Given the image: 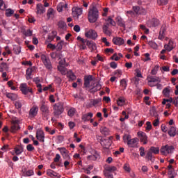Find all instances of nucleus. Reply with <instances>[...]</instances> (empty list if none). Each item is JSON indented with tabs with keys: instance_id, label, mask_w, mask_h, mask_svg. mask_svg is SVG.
Returning <instances> with one entry per match:
<instances>
[{
	"instance_id": "2eb2a0df",
	"label": "nucleus",
	"mask_w": 178,
	"mask_h": 178,
	"mask_svg": "<svg viewBox=\"0 0 178 178\" xmlns=\"http://www.w3.org/2000/svg\"><path fill=\"white\" fill-rule=\"evenodd\" d=\"M38 114V106H33L29 111V118H35Z\"/></svg>"
},
{
	"instance_id": "c85d7f7f",
	"label": "nucleus",
	"mask_w": 178,
	"mask_h": 178,
	"mask_svg": "<svg viewBox=\"0 0 178 178\" xmlns=\"http://www.w3.org/2000/svg\"><path fill=\"white\" fill-rule=\"evenodd\" d=\"M163 95L166 97V98H169V97H170V89H169V88H165L163 90Z\"/></svg>"
},
{
	"instance_id": "b1692460",
	"label": "nucleus",
	"mask_w": 178,
	"mask_h": 178,
	"mask_svg": "<svg viewBox=\"0 0 178 178\" xmlns=\"http://www.w3.org/2000/svg\"><path fill=\"white\" fill-rule=\"evenodd\" d=\"M92 81V75L86 76L84 78V86L86 88L90 87V83Z\"/></svg>"
},
{
	"instance_id": "13d9d810",
	"label": "nucleus",
	"mask_w": 178,
	"mask_h": 178,
	"mask_svg": "<svg viewBox=\"0 0 178 178\" xmlns=\"http://www.w3.org/2000/svg\"><path fill=\"white\" fill-rule=\"evenodd\" d=\"M26 149L27 151H29V152H31L32 151H34V146H33V145L31 144H29L27 146H26Z\"/></svg>"
},
{
	"instance_id": "4c0bfd02",
	"label": "nucleus",
	"mask_w": 178,
	"mask_h": 178,
	"mask_svg": "<svg viewBox=\"0 0 178 178\" xmlns=\"http://www.w3.org/2000/svg\"><path fill=\"white\" fill-rule=\"evenodd\" d=\"M56 35V32L52 31V35H48V39H47L48 42H51V41H54Z\"/></svg>"
},
{
	"instance_id": "7ed1b4c3",
	"label": "nucleus",
	"mask_w": 178,
	"mask_h": 178,
	"mask_svg": "<svg viewBox=\"0 0 178 178\" xmlns=\"http://www.w3.org/2000/svg\"><path fill=\"white\" fill-rule=\"evenodd\" d=\"M153 154H154V155L159 154V147H151L146 154L145 159L152 163L155 162V156Z\"/></svg>"
},
{
	"instance_id": "20e7f679",
	"label": "nucleus",
	"mask_w": 178,
	"mask_h": 178,
	"mask_svg": "<svg viewBox=\"0 0 178 178\" xmlns=\"http://www.w3.org/2000/svg\"><path fill=\"white\" fill-rule=\"evenodd\" d=\"M53 109H54V115L57 116L58 118L63 113V111H65V108H63V103L62 102H58L55 104L53 106Z\"/></svg>"
},
{
	"instance_id": "680f3d73",
	"label": "nucleus",
	"mask_w": 178,
	"mask_h": 178,
	"mask_svg": "<svg viewBox=\"0 0 178 178\" xmlns=\"http://www.w3.org/2000/svg\"><path fill=\"white\" fill-rule=\"evenodd\" d=\"M146 130H151L152 129V124H151V122L147 121L146 122Z\"/></svg>"
},
{
	"instance_id": "6e6d98bb",
	"label": "nucleus",
	"mask_w": 178,
	"mask_h": 178,
	"mask_svg": "<svg viewBox=\"0 0 178 178\" xmlns=\"http://www.w3.org/2000/svg\"><path fill=\"white\" fill-rule=\"evenodd\" d=\"M0 9L1 10H5L6 9V7L5 6V2L3 0H0Z\"/></svg>"
},
{
	"instance_id": "a18cd8bd",
	"label": "nucleus",
	"mask_w": 178,
	"mask_h": 178,
	"mask_svg": "<svg viewBox=\"0 0 178 178\" xmlns=\"http://www.w3.org/2000/svg\"><path fill=\"white\" fill-rule=\"evenodd\" d=\"M17 130H20V126L16 125V124H13L11 127V131H12V133H15V131H17Z\"/></svg>"
},
{
	"instance_id": "4d7b16f0",
	"label": "nucleus",
	"mask_w": 178,
	"mask_h": 178,
	"mask_svg": "<svg viewBox=\"0 0 178 178\" xmlns=\"http://www.w3.org/2000/svg\"><path fill=\"white\" fill-rule=\"evenodd\" d=\"M0 67H1V69H2V70H8V64H6V63H1L0 65Z\"/></svg>"
},
{
	"instance_id": "a878e982",
	"label": "nucleus",
	"mask_w": 178,
	"mask_h": 178,
	"mask_svg": "<svg viewBox=\"0 0 178 178\" xmlns=\"http://www.w3.org/2000/svg\"><path fill=\"white\" fill-rule=\"evenodd\" d=\"M177 134L176 127L174 126L170 127V130L168 131V135L170 137H175Z\"/></svg>"
},
{
	"instance_id": "a19ab883",
	"label": "nucleus",
	"mask_w": 178,
	"mask_h": 178,
	"mask_svg": "<svg viewBox=\"0 0 178 178\" xmlns=\"http://www.w3.org/2000/svg\"><path fill=\"white\" fill-rule=\"evenodd\" d=\"M13 51L15 55H19V54L22 52V47H20L19 46H15L13 48Z\"/></svg>"
},
{
	"instance_id": "69168bd1",
	"label": "nucleus",
	"mask_w": 178,
	"mask_h": 178,
	"mask_svg": "<svg viewBox=\"0 0 178 178\" xmlns=\"http://www.w3.org/2000/svg\"><path fill=\"white\" fill-rule=\"evenodd\" d=\"M57 10L58 12H62L63 10V6L62 5V3H60L57 6Z\"/></svg>"
},
{
	"instance_id": "4be33fe9",
	"label": "nucleus",
	"mask_w": 178,
	"mask_h": 178,
	"mask_svg": "<svg viewBox=\"0 0 178 178\" xmlns=\"http://www.w3.org/2000/svg\"><path fill=\"white\" fill-rule=\"evenodd\" d=\"M36 10L38 15H42L43 13H45V7H44L42 3L37 4Z\"/></svg>"
},
{
	"instance_id": "f257e3e1",
	"label": "nucleus",
	"mask_w": 178,
	"mask_h": 178,
	"mask_svg": "<svg viewBox=\"0 0 178 178\" xmlns=\"http://www.w3.org/2000/svg\"><path fill=\"white\" fill-rule=\"evenodd\" d=\"M40 111L42 112V118L48 120V116L49 115V102L42 100L40 104Z\"/></svg>"
},
{
	"instance_id": "052dcab7",
	"label": "nucleus",
	"mask_w": 178,
	"mask_h": 178,
	"mask_svg": "<svg viewBox=\"0 0 178 178\" xmlns=\"http://www.w3.org/2000/svg\"><path fill=\"white\" fill-rule=\"evenodd\" d=\"M47 48L52 49V51L56 49V45L49 43L47 44Z\"/></svg>"
},
{
	"instance_id": "f8f14e48",
	"label": "nucleus",
	"mask_w": 178,
	"mask_h": 178,
	"mask_svg": "<svg viewBox=\"0 0 178 178\" xmlns=\"http://www.w3.org/2000/svg\"><path fill=\"white\" fill-rule=\"evenodd\" d=\"M58 150L60 151L63 158L64 159H70V156H69V151L66 149L65 147H58Z\"/></svg>"
},
{
	"instance_id": "4468645a",
	"label": "nucleus",
	"mask_w": 178,
	"mask_h": 178,
	"mask_svg": "<svg viewBox=\"0 0 178 178\" xmlns=\"http://www.w3.org/2000/svg\"><path fill=\"white\" fill-rule=\"evenodd\" d=\"M128 147L131 148H136L137 147V138L129 139V136H127Z\"/></svg>"
},
{
	"instance_id": "ddd939ff",
	"label": "nucleus",
	"mask_w": 178,
	"mask_h": 178,
	"mask_svg": "<svg viewBox=\"0 0 178 178\" xmlns=\"http://www.w3.org/2000/svg\"><path fill=\"white\" fill-rule=\"evenodd\" d=\"M147 24L148 27H157L159 26V19L153 18L147 21Z\"/></svg>"
},
{
	"instance_id": "0e129e2a",
	"label": "nucleus",
	"mask_w": 178,
	"mask_h": 178,
	"mask_svg": "<svg viewBox=\"0 0 178 178\" xmlns=\"http://www.w3.org/2000/svg\"><path fill=\"white\" fill-rule=\"evenodd\" d=\"M153 126L154 127L159 126V118H156L153 121Z\"/></svg>"
},
{
	"instance_id": "6e6552de",
	"label": "nucleus",
	"mask_w": 178,
	"mask_h": 178,
	"mask_svg": "<svg viewBox=\"0 0 178 178\" xmlns=\"http://www.w3.org/2000/svg\"><path fill=\"white\" fill-rule=\"evenodd\" d=\"M138 137L140 138L141 143H143L145 145L148 143V137L147 136V134L143 131L138 132Z\"/></svg>"
},
{
	"instance_id": "473e14b6",
	"label": "nucleus",
	"mask_w": 178,
	"mask_h": 178,
	"mask_svg": "<svg viewBox=\"0 0 178 178\" xmlns=\"http://www.w3.org/2000/svg\"><path fill=\"white\" fill-rule=\"evenodd\" d=\"M7 98L12 99V101H16L17 99V95L13 93H8L6 95Z\"/></svg>"
},
{
	"instance_id": "774afa93",
	"label": "nucleus",
	"mask_w": 178,
	"mask_h": 178,
	"mask_svg": "<svg viewBox=\"0 0 178 178\" xmlns=\"http://www.w3.org/2000/svg\"><path fill=\"white\" fill-rule=\"evenodd\" d=\"M164 47L165 48V49H167V51H169V52H170V51L173 49V47L170 46V42H169V44L165 45Z\"/></svg>"
},
{
	"instance_id": "c03bdc74",
	"label": "nucleus",
	"mask_w": 178,
	"mask_h": 178,
	"mask_svg": "<svg viewBox=\"0 0 178 178\" xmlns=\"http://www.w3.org/2000/svg\"><path fill=\"white\" fill-rule=\"evenodd\" d=\"M58 26L59 29H62L63 30L66 28V22L63 21H59L58 23Z\"/></svg>"
},
{
	"instance_id": "ea45409f",
	"label": "nucleus",
	"mask_w": 178,
	"mask_h": 178,
	"mask_svg": "<svg viewBox=\"0 0 178 178\" xmlns=\"http://www.w3.org/2000/svg\"><path fill=\"white\" fill-rule=\"evenodd\" d=\"M13 13H15V10L8 8L6 10V16L7 17H10V16H12V15H13Z\"/></svg>"
},
{
	"instance_id": "5fc2aeb1",
	"label": "nucleus",
	"mask_w": 178,
	"mask_h": 178,
	"mask_svg": "<svg viewBox=\"0 0 178 178\" xmlns=\"http://www.w3.org/2000/svg\"><path fill=\"white\" fill-rule=\"evenodd\" d=\"M59 66H67L66 59L63 58L59 61Z\"/></svg>"
},
{
	"instance_id": "e2e57ef3",
	"label": "nucleus",
	"mask_w": 178,
	"mask_h": 178,
	"mask_svg": "<svg viewBox=\"0 0 178 178\" xmlns=\"http://www.w3.org/2000/svg\"><path fill=\"white\" fill-rule=\"evenodd\" d=\"M106 178H113V175L111 172H104Z\"/></svg>"
},
{
	"instance_id": "338daca9",
	"label": "nucleus",
	"mask_w": 178,
	"mask_h": 178,
	"mask_svg": "<svg viewBox=\"0 0 178 178\" xmlns=\"http://www.w3.org/2000/svg\"><path fill=\"white\" fill-rule=\"evenodd\" d=\"M15 105L17 109H20V108H22V102H15Z\"/></svg>"
},
{
	"instance_id": "9b49d317",
	"label": "nucleus",
	"mask_w": 178,
	"mask_h": 178,
	"mask_svg": "<svg viewBox=\"0 0 178 178\" xmlns=\"http://www.w3.org/2000/svg\"><path fill=\"white\" fill-rule=\"evenodd\" d=\"M36 138L38 141H40V143H44L45 141V134L44 133V131L38 129L36 131Z\"/></svg>"
},
{
	"instance_id": "58836bf2",
	"label": "nucleus",
	"mask_w": 178,
	"mask_h": 178,
	"mask_svg": "<svg viewBox=\"0 0 178 178\" xmlns=\"http://www.w3.org/2000/svg\"><path fill=\"white\" fill-rule=\"evenodd\" d=\"M168 176L170 178H175L176 177V172L175 171V169L172 170H168Z\"/></svg>"
},
{
	"instance_id": "f03ea898",
	"label": "nucleus",
	"mask_w": 178,
	"mask_h": 178,
	"mask_svg": "<svg viewBox=\"0 0 178 178\" xmlns=\"http://www.w3.org/2000/svg\"><path fill=\"white\" fill-rule=\"evenodd\" d=\"M88 19L90 23H95L99 19V11L97 7L93 6L88 12Z\"/></svg>"
},
{
	"instance_id": "0eeeda50",
	"label": "nucleus",
	"mask_w": 178,
	"mask_h": 178,
	"mask_svg": "<svg viewBox=\"0 0 178 178\" xmlns=\"http://www.w3.org/2000/svg\"><path fill=\"white\" fill-rule=\"evenodd\" d=\"M101 145H102L103 148L109 149V147L112 145V136L109 137L108 139L101 140Z\"/></svg>"
},
{
	"instance_id": "de8ad7c7",
	"label": "nucleus",
	"mask_w": 178,
	"mask_h": 178,
	"mask_svg": "<svg viewBox=\"0 0 178 178\" xmlns=\"http://www.w3.org/2000/svg\"><path fill=\"white\" fill-rule=\"evenodd\" d=\"M120 86L123 87L124 90H126L127 87V81H126V79H123L120 81Z\"/></svg>"
},
{
	"instance_id": "9d476101",
	"label": "nucleus",
	"mask_w": 178,
	"mask_h": 178,
	"mask_svg": "<svg viewBox=\"0 0 178 178\" xmlns=\"http://www.w3.org/2000/svg\"><path fill=\"white\" fill-rule=\"evenodd\" d=\"M20 90L24 95H27L29 92H33V90L27 86V83H22L20 86Z\"/></svg>"
},
{
	"instance_id": "6ab92c4d",
	"label": "nucleus",
	"mask_w": 178,
	"mask_h": 178,
	"mask_svg": "<svg viewBox=\"0 0 178 178\" xmlns=\"http://www.w3.org/2000/svg\"><path fill=\"white\" fill-rule=\"evenodd\" d=\"M14 151L16 155H20L24 151V147L23 145H18L14 148Z\"/></svg>"
},
{
	"instance_id": "7c9ffc66",
	"label": "nucleus",
	"mask_w": 178,
	"mask_h": 178,
	"mask_svg": "<svg viewBox=\"0 0 178 178\" xmlns=\"http://www.w3.org/2000/svg\"><path fill=\"white\" fill-rule=\"evenodd\" d=\"M63 44H65L64 41H60L57 45H56V49L57 51H62V49L63 48Z\"/></svg>"
},
{
	"instance_id": "37998d69",
	"label": "nucleus",
	"mask_w": 178,
	"mask_h": 178,
	"mask_svg": "<svg viewBox=\"0 0 178 178\" xmlns=\"http://www.w3.org/2000/svg\"><path fill=\"white\" fill-rule=\"evenodd\" d=\"M148 44L149 47H151V48H153V49H156V48H158V44H156V43L152 40L149 41Z\"/></svg>"
},
{
	"instance_id": "603ef678",
	"label": "nucleus",
	"mask_w": 178,
	"mask_h": 178,
	"mask_svg": "<svg viewBox=\"0 0 178 178\" xmlns=\"http://www.w3.org/2000/svg\"><path fill=\"white\" fill-rule=\"evenodd\" d=\"M25 176H27V177L34 176V171L33 170H29L26 171Z\"/></svg>"
},
{
	"instance_id": "f704fd0d",
	"label": "nucleus",
	"mask_w": 178,
	"mask_h": 178,
	"mask_svg": "<svg viewBox=\"0 0 178 178\" xmlns=\"http://www.w3.org/2000/svg\"><path fill=\"white\" fill-rule=\"evenodd\" d=\"M124 97H119L118 100L117 101V104L118 106H123L124 105Z\"/></svg>"
},
{
	"instance_id": "aec40b11",
	"label": "nucleus",
	"mask_w": 178,
	"mask_h": 178,
	"mask_svg": "<svg viewBox=\"0 0 178 178\" xmlns=\"http://www.w3.org/2000/svg\"><path fill=\"white\" fill-rule=\"evenodd\" d=\"M35 69V67H29L26 71V80H31V74H33V72H34V70Z\"/></svg>"
},
{
	"instance_id": "8fccbe9b",
	"label": "nucleus",
	"mask_w": 178,
	"mask_h": 178,
	"mask_svg": "<svg viewBox=\"0 0 178 178\" xmlns=\"http://www.w3.org/2000/svg\"><path fill=\"white\" fill-rule=\"evenodd\" d=\"M52 16H54V10L52 8H49L47 10V17H48V19H51V17H52Z\"/></svg>"
},
{
	"instance_id": "a211bd4d",
	"label": "nucleus",
	"mask_w": 178,
	"mask_h": 178,
	"mask_svg": "<svg viewBox=\"0 0 178 178\" xmlns=\"http://www.w3.org/2000/svg\"><path fill=\"white\" fill-rule=\"evenodd\" d=\"M113 42L115 45H123L124 40L120 37H116L113 38Z\"/></svg>"
},
{
	"instance_id": "49530a36",
	"label": "nucleus",
	"mask_w": 178,
	"mask_h": 178,
	"mask_svg": "<svg viewBox=\"0 0 178 178\" xmlns=\"http://www.w3.org/2000/svg\"><path fill=\"white\" fill-rule=\"evenodd\" d=\"M159 70V65H155L154 69L151 72V74H152L153 76H155V74L158 73Z\"/></svg>"
},
{
	"instance_id": "bf43d9fd",
	"label": "nucleus",
	"mask_w": 178,
	"mask_h": 178,
	"mask_svg": "<svg viewBox=\"0 0 178 178\" xmlns=\"http://www.w3.org/2000/svg\"><path fill=\"white\" fill-rule=\"evenodd\" d=\"M115 76H117V77H120L122 76V70H117L114 72Z\"/></svg>"
},
{
	"instance_id": "72a5a7b5",
	"label": "nucleus",
	"mask_w": 178,
	"mask_h": 178,
	"mask_svg": "<svg viewBox=\"0 0 178 178\" xmlns=\"http://www.w3.org/2000/svg\"><path fill=\"white\" fill-rule=\"evenodd\" d=\"M102 30L103 33H104L106 35H108V37H111V35H112V32L111 31V30H109V28H106V26H103Z\"/></svg>"
},
{
	"instance_id": "79ce46f5",
	"label": "nucleus",
	"mask_w": 178,
	"mask_h": 178,
	"mask_svg": "<svg viewBox=\"0 0 178 178\" xmlns=\"http://www.w3.org/2000/svg\"><path fill=\"white\" fill-rule=\"evenodd\" d=\"M74 113H76V108H70L67 112L68 116H70L71 118L74 116Z\"/></svg>"
},
{
	"instance_id": "09e8293b",
	"label": "nucleus",
	"mask_w": 178,
	"mask_h": 178,
	"mask_svg": "<svg viewBox=\"0 0 178 178\" xmlns=\"http://www.w3.org/2000/svg\"><path fill=\"white\" fill-rule=\"evenodd\" d=\"M168 0H157V3L162 6L168 5Z\"/></svg>"
},
{
	"instance_id": "39448f33",
	"label": "nucleus",
	"mask_w": 178,
	"mask_h": 178,
	"mask_svg": "<svg viewBox=\"0 0 178 178\" xmlns=\"http://www.w3.org/2000/svg\"><path fill=\"white\" fill-rule=\"evenodd\" d=\"M41 60L43 65H44L46 69H48V70H52V63H51L49 57L47 56L45 54H42Z\"/></svg>"
},
{
	"instance_id": "e433bc0d",
	"label": "nucleus",
	"mask_w": 178,
	"mask_h": 178,
	"mask_svg": "<svg viewBox=\"0 0 178 178\" xmlns=\"http://www.w3.org/2000/svg\"><path fill=\"white\" fill-rule=\"evenodd\" d=\"M101 101H102L101 98L92 99V100H90V105L95 106V105H98V104H99V102H101Z\"/></svg>"
},
{
	"instance_id": "2f4dec72",
	"label": "nucleus",
	"mask_w": 178,
	"mask_h": 178,
	"mask_svg": "<svg viewBox=\"0 0 178 178\" xmlns=\"http://www.w3.org/2000/svg\"><path fill=\"white\" fill-rule=\"evenodd\" d=\"M22 33L24 34V35H25V37H31V35H33V31L30 29H24L22 31Z\"/></svg>"
},
{
	"instance_id": "c756f323",
	"label": "nucleus",
	"mask_w": 178,
	"mask_h": 178,
	"mask_svg": "<svg viewBox=\"0 0 178 178\" xmlns=\"http://www.w3.org/2000/svg\"><path fill=\"white\" fill-rule=\"evenodd\" d=\"M100 131L103 136H109V129L106 127H102Z\"/></svg>"
},
{
	"instance_id": "c9c22d12",
	"label": "nucleus",
	"mask_w": 178,
	"mask_h": 178,
	"mask_svg": "<svg viewBox=\"0 0 178 178\" xmlns=\"http://www.w3.org/2000/svg\"><path fill=\"white\" fill-rule=\"evenodd\" d=\"M98 158H99V154L97 153L88 156V159L90 161H95L96 159H98Z\"/></svg>"
},
{
	"instance_id": "dca6fc26",
	"label": "nucleus",
	"mask_w": 178,
	"mask_h": 178,
	"mask_svg": "<svg viewBox=\"0 0 178 178\" xmlns=\"http://www.w3.org/2000/svg\"><path fill=\"white\" fill-rule=\"evenodd\" d=\"M116 22L112 19V17H108L107 19H106V22L104 23L103 27L108 28L111 27V26H115Z\"/></svg>"
},
{
	"instance_id": "393cba45",
	"label": "nucleus",
	"mask_w": 178,
	"mask_h": 178,
	"mask_svg": "<svg viewBox=\"0 0 178 178\" xmlns=\"http://www.w3.org/2000/svg\"><path fill=\"white\" fill-rule=\"evenodd\" d=\"M94 116V114L92 113H88L86 114H83L81 119L83 120V122H88L91 118Z\"/></svg>"
},
{
	"instance_id": "5701e85b",
	"label": "nucleus",
	"mask_w": 178,
	"mask_h": 178,
	"mask_svg": "<svg viewBox=\"0 0 178 178\" xmlns=\"http://www.w3.org/2000/svg\"><path fill=\"white\" fill-rule=\"evenodd\" d=\"M166 31V26L163 25L161 28L160 29L159 35V40H163L165 38V32Z\"/></svg>"
},
{
	"instance_id": "cd10ccee",
	"label": "nucleus",
	"mask_w": 178,
	"mask_h": 178,
	"mask_svg": "<svg viewBox=\"0 0 178 178\" xmlns=\"http://www.w3.org/2000/svg\"><path fill=\"white\" fill-rule=\"evenodd\" d=\"M57 69L60 72V73H61V74H63V76H65V74H66V72H67V69H66L65 65H58L57 67Z\"/></svg>"
},
{
	"instance_id": "423d86ee",
	"label": "nucleus",
	"mask_w": 178,
	"mask_h": 178,
	"mask_svg": "<svg viewBox=\"0 0 178 178\" xmlns=\"http://www.w3.org/2000/svg\"><path fill=\"white\" fill-rule=\"evenodd\" d=\"M85 37L87 38H90V40H97L98 38V33H97V31L94 29H90L88 31H86L85 33Z\"/></svg>"
},
{
	"instance_id": "f3484780",
	"label": "nucleus",
	"mask_w": 178,
	"mask_h": 178,
	"mask_svg": "<svg viewBox=\"0 0 178 178\" xmlns=\"http://www.w3.org/2000/svg\"><path fill=\"white\" fill-rule=\"evenodd\" d=\"M47 175H49V177H57V178L62 177L61 175H59L58 172H56L52 170H47Z\"/></svg>"
},
{
	"instance_id": "bb28decb",
	"label": "nucleus",
	"mask_w": 178,
	"mask_h": 178,
	"mask_svg": "<svg viewBox=\"0 0 178 178\" xmlns=\"http://www.w3.org/2000/svg\"><path fill=\"white\" fill-rule=\"evenodd\" d=\"M116 167L115 166H108L105 168L104 173H112V172L116 171Z\"/></svg>"
},
{
	"instance_id": "3c124183",
	"label": "nucleus",
	"mask_w": 178,
	"mask_h": 178,
	"mask_svg": "<svg viewBox=\"0 0 178 178\" xmlns=\"http://www.w3.org/2000/svg\"><path fill=\"white\" fill-rule=\"evenodd\" d=\"M140 6H133V10L135 12L136 15H140Z\"/></svg>"
},
{
	"instance_id": "864d4df0",
	"label": "nucleus",
	"mask_w": 178,
	"mask_h": 178,
	"mask_svg": "<svg viewBox=\"0 0 178 178\" xmlns=\"http://www.w3.org/2000/svg\"><path fill=\"white\" fill-rule=\"evenodd\" d=\"M69 79L71 81H73L74 80H76V75L73 74V72H70L68 74Z\"/></svg>"
},
{
	"instance_id": "1a4fd4ad",
	"label": "nucleus",
	"mask_w": 178,
	"mask_h": 178,
	"mask_svg": "<svg viewBox=\"0 0 178 178\" xmlns=\"http://www.w3.org/2000/svg\"><path fill=\"white\" fill-rule=\"evenodd\" d=\"M160 151L162 155H168V154H170L172 153V151H173V146L166 145L165 146L162 147Z\"/></svg>"
},
{
	"instance_id": "412c9836",
	"label": "nucleus",
	"mask_w": 178,
	"mask_h": 178,
	"mask_svg": "<svg viewBox=\"0 0 178 178\" xmlns=\"http://www.w3.org/2000/svg\"><path fill=\"white\" fill-rule=\"evenodd\" d=\"M148 83H161V79L159 76H150L147 77Z\"/></svg>"
}]
</instances>
